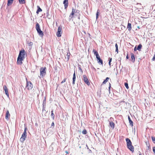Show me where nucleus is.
Instances as JSON below:
<instances>
[{
    "label": "nucleus",
    "instance_id": "f257e3e1",
    "mask_svg": "<svg viewBox=\"0 0 155 155\" xmlns=\"http://www.w3.org/2000/svg\"><path fill=\"white\" fill-rule=\"evenodd\" d=\"M25 55L26 52L24 49L20 51L17 58V63L18 64L21 65L22 64V61L25 58Z\"/></svg>",
    "mask_w": 155,
    "mask_h": 155
},
{
    "label": "nucleus",
    "instance_id": "f03ea898",
    "mask_svg": "<svg viewBox=\"0 0 155 155\" xmlns=\"http://www.w3.org/2000/svg\"><path fill=\"white\" fill-rule=\"evenodd\" d=\"M127 142V148L129 149L132 153L134 152V147L132 145V143L130 140L128 138L126 139Z\"/></svg>",
    "mask_w": 155,
    "mask_h": 155
},
{
    "label": "nucleus",
    "instance_id": "7ed1b4c3",
    "mask_svg": "<svg viewBox=\"0 0 155 155\" xmlns=\"http://www.w3.org/2000/svg\"><path fill=\"white\" fill-rule=\"evenodd\" d=\"M127 142V148L129 149L132 153L134 152V147L132 145V143L130 140L128 138L126 139Z\"/></svg>",
    "mask_w": 155,
    "mask_h": 155
},
{
    "label": "nucleus",
    "instance_id": "20e7f679",
    "mask_svg": "<svg viewBox=\"0 0 155 155\" xmlns=\"http://www.w3.org/2000/svg\"><path fill=\"white\" fill-rule=\"evenodd\" d=\"M127 142V148L129 149L132 153L134 152V147L132 145V143L130 140L128 138L126 139Z\"/></svg>",
    "mask_w": 155,
    "mask_h": 155
},
{
    "label": "nucleus",
    "instance_id": "39448f33",
    "mask_svg": "<svg viewBox=\"0 0 155 155\" xmlns=\"http://www.w3.org/2000/svg\"><path fill=\"white\" fill-rule=\"evenodd\" d=\"M93 52L94 53V55H95L96 56V58H97V62L99 64L103 65V61L102 59H101L100 56L99 55L97 51L95 49H93Z\"/></svg>",
    "mask_w": 155,
    "mask_h": 155
},
{
    "label": "nucleus",
    "instance_id": "423d86ee",
    "mask_svg": "<svg viewBox=\"0 0 155 155\" xmlns=\"http://www.w3.org/2000/svg\"><path fill=\"white\" fill-rule=\"evenodd\" d=\"M46 67H41L40 69V76L41 78H43L46 75Z\"/></svg>",
    "mask_w": 155,
    "mask_h": 155
},
{
    "label": "nucleus",
    "instance_id": "0eeeda50",
    "mask_svg": "<svg viewBox=\"0 0 155 155\" xmlns=\"http://www.w3.org/2000/svg\"><path fill=\"white\" fill-rule=\"evenodd\" d=\"M79 10H76L73 8L72 9L71 13L70 14L69 17H70L71 18H72L74 17V15L75 16H76L77 15V14H76V13H79Z\"/></svg>",
    "mask_w": 155,
    "mask_h": 155
},
{
    "label": "nucleus",
    "instance_id": "6e6552de",
    "mask_svg": "<svg viewBox=\"0 0 155 155\" xmlns=\"http://www.w3.org/2000/svg\"><path fill=\"white\" fill-rule=\"evenodd\" d=\"M33 85L31 81H27L26 88L28 90H31L33 88Z\"/></svg>",
    "mask_w": 155,
    "mask_h": 155
},
{
    "label": "nucleus",
    "instance_id": "1a4fd4ad",
    "mask_svg": "<svg viewBox=\"0 0 155 155\" xmlns=\"http://www.w3.org/2000/svg\"><path fill=\"white\" fill-rule=\"evenodd\" d=\"M83 80L87 85H89L90 84V82L87 76L86 75H83Z\"/></svg>",
    "mask_w": 155,
    "mask_h": 155
},
{
    "label": "nucleus",
    "instance_id": "9d476101",
    "mask_svg": "<svg viewBox=\"0 0 155 155\" xmlns=\"http://www.w3.org/2000/svg\"><path fill=\"white\" fill-rule=\"evenodd\" d=\"M62 32L61 27L59 26L58 27V31L57 32L56 35L58 37H61V34Z\"/></svg>",
    "mask_w": 155,
    "mask_h": 155
},
{
    "label": "nucleus",
    "instance_id": "9b49d317",
    "mask_svg": "<svg viewBox=\"0 0 155 155\" xmlns=\"http://www.w3.org/2000/svg\"><path fill=\"white\" fill-rule=\"evenodd\" d=\"M3 89L4 90L5 94L8 96H9V94L8 92V89L7 88L6 86V85H4L3 87Z\"/></svg>",
    "mask_w": 155,
    "mask_h": 155
},
{
    "label": "nucleus",
    "instance_id": "f8f14e48",
    "mask_svg": "<svg viewBox=\"0 0 155 155\" xmlns=\"http://www.w3.org/2000/svg\"><path fill=\"white\" fill-rule=\"evenodd\" d=\"M27 137V135H25L24 134H23L21 136V137L20 139V141L21 142H23L25 140V138Z\"/></svg>",
    "mask_w": 155,
    "mask_h": 155
},
{
    "label": "nucleus",
    "instance_id": "ddd939ff",
    "mask_svg": "<svg viewBox=\"0 0 155 155\" xmlns=\"http://www.w3.org/2000/svg\"><path fill=\"white\" fill-rule=\"evenodd\" d=\"M63 4L64 5V8L65 9H67L68 4V0H64L63 2Z\"/></svg>",
    "mask_w": 155,
    "mask_h": 155
},
{
    "label": "nucleus",
    "instance_id": "4468645a",
    "mask_svg": "<svg viewBox=\"0 0 155 155\" xmlns=\"http://www.w3.org/2000/svg\"><path fill=\"white\" fill-rule=\"evenodd\" d=\"M130 55L131 56V61L132 62L134 63V62L135 61V58L134 55V54L133 53H131Z\"/></svg>",
    "mask_w": 155,
    "mask_h": 155
},
{
    "label": "nucleus",
    "instance_id": "2eb2a0df",
    "mask_svg": "<svg viewBox=\"0 0 155 155\" xmlns=\"http://www.w3.org/2000/svg\"><path fill=\"white\" fill-rule=\"evenodd\" d=\"M76 80V74H75V72L74 71V73L73 74V82L72 84L74 85L75 83V81Z\"/></svg>",
    "mask_w": 155,
    "mask_h": 155
},
{
    "label": "nucleus",
    "instance_id": "dca6fc26",
    "mask_svg": "<svg viewBox=\"0 0 155 155\" xmlns=\"http://www.w3.org/2000/svg\"><path fill=\"white\" fill-rule=\"evenodd\" d=\"M127 28L129 31H130L132 29L131 25L130 23L128 22L127 25Z\"/></svg>",
    "mask_w": 155,
    "mask_h": 155
},
{
    "label": "nucleus",
    "instance_id": "f3484780",
    "mask_svg": "<svg viewBox=\"0 0 155 155\" xmlns=\"http://www.w3.org/2000/svg\"><path fill=\"white\" fill-rule=\"evenodd\" d=\"M36 29L37 31V32L41 30L40 28L39 25L38 23H37L36 24Z\"/></svg>",
    "mask_w": 155,
    "mask_h": 155
},
{
    "label": "nucleus",
    "instance_id": "a211bd4d",
    "mask_svg": "<svg viewBox=\"0 0 155 155\" xmlns=\"http://www.w3.org/2000/svg\"><path fill=\"white\" fill-rule=\"evenodd\" d=\"M109 124L110 127L112 128V129H114V128L115 124L112 121L110 122Z\"/></svg>",
    "mask_w": 155,
    "mask_h": 155
},
{
    "label": "nucleus",
    "instance_id": "6ab92c4d",
    "mask_svg": "<svg viewBox=\"0 0 155 155\" xmlns=\"http://www.w3.org/2000/svg\"><path fill=\"white\" fill-rule=\"evenodd\" d=\"M10 114L9 113L8 110H7L6 115H5V118L7 120L8 119V117L10 116Z\"/></svg>",
    "mask_w": 155,
    "mask_h": 155
},
{
    "label": "nucleus",
    "instance_id": "aec40b11",
    "mask_svg": "<svg viewBox=\"0 0 155 155\" xmlns=\"http://www.w3.org/2000/svg\"><path fill=\"white\" fill-rule=\"evenodd\" d=\"M14 0H8L7 5L8 6L11 5L12 3L13 2Z\"/></svg>",
    "mask_w": 155,
    "mask_h": 155
},
{
    "label": "nucleus",
    "instance_id": "412c9836",
    "mask_svg": "<svg viewBox=\"0 0 155 155\" xmlns=\"http://www.w3.org/2000/svg\"><path fill=\"white\" fill-rule=\"evenodd\" d=\"M128 119L129 120V122L130 123V124L132 126H133V122L131 120L129 116H128Z\"/></svg>",
    "mask_w": 155,
    "mask_h": 155
},
{
    "label": "nucleus",
    "instance_id": "4be33fe9",
    "mask_svg": "<svg viewBox=\"0 0 155 155\" xmlns=\"http://www.w3.org/2000/svg\"><path fill=\"white\" fill-rule=\"evenodd\" d=\"M38 10L37 11L36 13L37 14H38L39 12H41L42 11V10L41 8H40V7L39 6H37Z\"/></svg>",
    "mask_w": 155,
    "mask_h": 155
},
{
    "label": "nucleus",
    "instance_id": "5701e85b",
    "mask_svg": "<svg viewBox=\"0 0 155 155\" xmlns=\"http://www.w3.org/2000/svg\"><path fill=\"white\" fill-rule=\"evenodd\" d=\"M38 33L39 35H41L42 37L44 35V33L41 30L38 31Z\"/></svg>",
    "mask_w": 155,
    "mask_h": 155
},
{
    "label": "nucleus",
    "instance_id": "b1692460",
    "mask_svg": "<svg viewBox=\"0 0 155 155\" xmlns=\"http://www.w3.org/2000/svg\"><path fill=\"white\" fill-rule=\"evenodd\" d=\"M142 47V46L141 44H139L137 48V50H138L139 51H140Z\"/></svg>",
    "mask_w": 155,
    "mask_h": 155
},
{
    "label": "nucleus",
    "instance_id": "393cba45",
    "mask_svg": "<svg viewBox=\"0 0 155 155\" xmlns=\"http://www.w3.org/2000/svg\"><path fill=\"white\" fill-rule=\"evenodd\" d=\"M51 116L52 118L53 119V120H54V114L53 113V110H52L51 111Z\"/></svg>",
    "mask_w": 155,
    "mask_h": 155
},
{
    "label": "nucleus",
    "instance_id": "a878e982",
    "mask_svg": "<svg viewBox=\"0 0 155 155\" xmlns=\"http://www.w3.org/2000/svg\"><path fill=\"white\" fill-rule=\"evenodd\" d=\"M109 79V78L108 77H107L106 79L103 82L102 84H104L106 83V82L108 81Z\"/></svg>",
    "mask_w": 155,
    "mask_h": 155
},
{
    "label": "nucleus",
    "instance_id": "bb28decb",
    "mask_svg": "<svg viewBox=\"0 0 155 155\" xmlns=\"http://www.w3.org/2000/svg\"><path fill=\"white\" fill-rule=\"evenodd\" d=\"M19 3L20 4H23L25 3V0H18Z\"/></svg>",
    "mask_w": 155,
    "mask_h": 155
},
{
    "label": "nucleus",
    "instance_id": "cd10ccee",
    "mask_svg": "<svg viewBox=\"0 0 155 155\" xmlns=\"http://www.w3.org/2000/svg\"><path fill=\"white\" fill-rule=\"evenodd\" d=\"M124 85H125L127 89H128L129 88V86H128V84L127 83H125V84H124Z\"/></svg>",
    "mask_w": 155,
    "mask_h": 155
},
{
    "label": "nucleus",
    "instance_id": "c85d7f7f",
    "mask_svg": "<svg viewBox=\"0 0 155 155\" xmlns=\"http://www.w3.org/2000/svg\"><path fill=\"white\" fill-rule=\"evenodd\" d=\"M82 133L83 134H86L87 133V130L85 129H84L83 130V131L82 132Z\"/></svg>",
    "mask_w": 155,
    "mask_h": 155
},
{
    "label": "nucleus",
    "instance_id": "c756f323",
    "mask_svg": "<svg viewBox=\"0 0 155 155\" xmlns=\"http://www.w3.org/2000/svg\"><path fill=\"white\" fill-rule=\"evenodd\" d=\"M78 68L79 69V70L81 71L82 72H83L82 69L81 68V66L80 65H78Z\"/></svg>",
    "mask_w": 155,
    "mask_h": 155
},
{
    "label": "nucleus",
    "instance_id": "7c9ffc66",
    "mask_svg": "<svg viewBox=\"0 0 155 155\" xmlns=\"http://www.w3.org/2000/svg\"><path fill=\"white\" fill-rule=\"evenodd\" d=\"M99 10H98L96 13V18L97 19L98 18V16H99Z\"/></svg>",
    "mask_w": 155,
    "mask_h": 155
},
{
    "label": "nucleus",
    "instance_id": "2f4dec72",
    "mask_svg": "<svg viewBox=\"0 0 155 155\" xmlns=\"http://www.w3.org/2000/svg\"><path fill=\"white\" fill-rule=\"evenodd\" d=\"M152 139L153 141V142L154 143H155V137H152Z\"/></svg>",
    "mask_w": 155,
    "mask_h": 155
},
{
    "label": "nucleus",
    "instance_id": "473e14b6",
    "mask_svg": "<svg viewBox=\"0 0 155 155\" xmlns=\"http://www.w3.org/2000/svg\"><path fill=\"white\" fill-rule=\"evenodd\" d=\"M66 78H64L63 80L61 82V84H62L63 83H64V82H65L66 80Z\"/></svg>",
    "mask_w": 155,
    "mask_h": 155
},
{
    "label": "nucleus",
    "instance_id": "72a5a7b5",
    "mask_svg": "<svg viewBox=\"0 0 155 155\" xmlns=\"http://www.w3.org/2000/svg\"><path fill=\"white\" fill-rule=\"evenodd\" d=\"M70 53H68L67 54V56H68V59H69V57H70Z\"/></svg>",
    "mask_w": 155,
    "mask_h": 155
},
{
    "label": "nucleus",
    "instance_id": "f704fd0d",
    "mask_svg": "<svg viewBox=\"0 0 155 155\" xmlns=\"http://www.w3.org/2000/svg\"><path fill=\"white\" fill-rule=\"evenodd\" d=\"M33 43L31 42H30L28 44V45H29V46L32 45H33Z\"/></svg>",
    "mask_w": 155,
    "mask_h": 155
},
{
    "label": "nucleus",
    "instance_id": "c9c22d12",
    "mask_svg": "<svg viewBox=\"0 0 155 155\" xmlns=\"http://www.w3.org/2000/svg\"><path fill=\"white\" fill-rule=\"evenodd\" d=\"M112 58H109V62H111V61H112Z\"/></svg>",
    "mask_w": 155,
    "mask_h": 155
},
{
    "label": "nucleus",
    "instance_id": "e433bc0d",
    "mask_svg": "<svg viewBox=\"0 0 155 155\" xmlns=\"http://www.w3.org/2000/svg\"><path fill=\"white\" fill-rule=\"evenodd\" d=\"M152 60L153 61L155 60V54L154 55V56L153 57Z\"/></svg>",
    "mask_w": 155,
    "mask_h": 155
},
{
    "label": "nucleus",
    "instance_id": "4c0bfd02",
    "mask_svg": "<svg viewBox=\"0 0 155 155\" xmlns=\"http://www.w3.org/2000/svg\"><path fill=\"white\" fill-rule=\"evenodd\" d=\"M115 46L116 48H118V45H117V43H116L115 44Z\"/></svg>",
    "mask_w": 155,
    "mask_h": 155
},
{
    "label": "nucleus",
    "instance_id": "58836bf2",
    "mask_svg": "<svg viewBox=\"0 0 155 155\" xmlns=\"http://www.w3.org/2000/svg\"><path fill=\"white\" fill-rule=\"evenodd\" d=\"M116 51V52H117V53H118V48H116V51Z\"/></svg>",
    "mask_w": 155,
    "mask_h": 155
},
{
    "label": "nucleus",
    "instance_id": "ea45409f",
    "mask_svg": "<svg viewBox=\"0 0 155 155\" xmlns=\"http://www.w3.org/2000/svg\"><path fill=\"white\" fill-rule=\"evenodd\" d=\"M54 126V124L53 122L51 124V126Z\"/></svg>",
    "mask_w": 155,
    "mask_h": 155
},
{
    "label": "nucleus",
    "instance_id": "a19ab883",
    "mask_svg": "<svg viewBox=\"0 0 155 155\" xmlns=\"http://www.w3.org/2000/svg\"><path fill=\"white\" fill-rule=\"evenodd\" d=\"M28 130L27 128L26 127H25V130L24 131H26V130Z\"/></svg>",
    "mask_w": 155,
    "mask_h": 155
},
{
    "label": "nucleus",
    "instance_id": "79ce46f5",
    "mask_svg": "<svg viewBox=\"0 0 155 155\" xmlns=\"http://www.w3.org/2000/svg\"><path fill=\"white\" fill-rule=\"evenodd\" d=\"M23 134H24L25 135H27V133H26V131H24Z\"/></svg>",
    "mask_w": 155,
    "mask_h": 155
},
{
    "label": "nucleus",
    "instance_id": "37998d69",
    "mask_svg": "<svg viewBox=\"0 0 155 155\" xmlns=\"http://www.w3.org/2000/svg\"><path fill=\"white\" fill-rule=\"evenodd\" d=\"M126 58L127 59H129V58L128 56V55L127 54L126 56Z\"/></svg>",
    "mask_w": 155,
    "mask_h": 155
},
{
    "label": "nucleus",
    "instance_id": "c03bdc74",
    "mask_svg": "<svg viewBox=\"0 0 155 155\" xmlns=\"http://www.w3.org/2000/svg\"><path fill=\"white\" fill-rule=\"evenodd\" d=\"M137 50V48H136V47H135L134 48V51H136Z\"/></svg>",
    "mask_w": 155,
    "mask_h": 155
},
{
    "label": "nucleus",
    "instance_id": "a18cd8bd",
    "mask_svg": "<svg viewBox=\"0 0 155 155\" xmlns=\"http://www.w3.org/2000/svg\"><path fill=\"white\" fill-rule=\"evenodd\" d=\"M65 152L66 154H68L69 153L67 151H65Z\"/></svg>",
    "mask_w": 155,
    "mask_h": 155
},
{
    "label": "nucleus",
    "instance_id": "49530a36",
    "mask_svg": "<svg viewBox=\"0 0 155 155\" xmlns=\"http://www.w3.org/2000/svg\"><path fill=\"white\" fill-rule=\"evenodd\" d=\"M110 63H111L110 62H109V64L110 66V65H111Z\"/></svg>",
    "mask_w": 155,
    "mask_h": 155
},
{
    "label": "nucleus",
    "instance_id": "de8ad7c7",
    "mask_svg": "<svg viewBox=\"0 0 155 155\" xmlns=\"http://www.w3.org/2000/svg\"><path fill=\"white\" fill-rule=\"evenodd\" d=\"M137 28H138V29H140V27H139V26L137 27Z\"/></svg>",
    "mask_w": 155,
    "mask_h": 155
},
{
    "label": "nucleus",
    "instance_id": "09e8293b",
    "mask_svg": "<svg viewBox=\"0 0 155 155\" xmlns=\"http://www.w3.org/2000/svg\"><path fill=\"white\" fill-rule=\"evenodd\" d=\"M93 69H94L95 70H96L95 68H94V67L93 68Z\"/></svg>",
    "mask_w": 155,
    "mask_h": 155
}]
</instances>
